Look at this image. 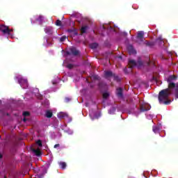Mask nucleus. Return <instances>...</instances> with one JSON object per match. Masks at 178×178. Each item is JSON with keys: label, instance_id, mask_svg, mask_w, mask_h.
I'll list each match as a JSON object with an SVG mask.
<instances>
[{"label": "nucleus", "instance_id": "1", "mask_svg": "<svg viewBox=\"0 0 178 178\" xmlns=\"http://www.w3.org/2000/svg\"><path fill=\"white\" fill-rule=\"evenodd\" d=\"M171 88L163 89L159 93V104H164L165 105H169L170 101H168L170 94H172Z\"/></svg>", "mask_w": 178, "mask_h": 178}, {"label": "nucleus", "instance_id": "2", "mask_svg": "<svg viewBox=\"0 0 178 178\" xmlns=\"http://www.w3.org/2000/svg\"><path fill=\"white\" fill-rule=\"evenodd\" d=\"M175 80H177V77L176 76V75H170L167 79V82L168 83V88H171V90H173V88H175V99H178V83L176 85V83L172 82V81H175Z\"/></svg>", "mask_w": 178, "mask_h": 178}, {"label": "nucleus", "instance_id": "3", "mask_svg": "<svg viewBox=\"0 0 178 178\" xmlns=\"http://www.w3.org/2000/svg\"><path fill=\"white\" fill-rule=\"evenodd\" d=\"M18 83L22 88H27V87H29V81L27 79L19 78L18 79Z\"/></svg>", "mask_w": 178, "mask_h": 178}, {"label": "nucleus", "instance_id": "4", "mask_svg": "<svg viewBox=\"0 0 178 178\" xmlns=\"http://www.w3.org/2000/svg\"><path fill=\"white\" fill-rule=\"evenodd\" d=\"M0 31H1L3 34H8V35H10L9 27L5 25H0Z\"/></svg>", "mask_w": 178, "mask_h": 178}, {"label": "nucleus", "instance_id": "5", "mask_svg": "<svg viewBox=\"0 0 178 178\" xmlns=\"http://www.w3.org/2000/svg\"><path fill=\"white\" fill-rule=\"evenodd\" d=\"M34 19H35V22H39V24L40 26H42V23H44V16H42V15L35 16Z\"/></svg>", "mask_w": 178, "mask_h": 178}, {"label": "nucleus", "instance_id": "6", "mask_svg": "<svg viewBox=\"0 0 178 178\" xmlns=\"http://www.w3.org/2000/svg\"><path fill=\"white\" fill-rule=\"evenodd\" d=\"M44 32L46 34H48V35H52V34H54V28H52V26H48L44 29Z\"/></svg>", "mask_w": 178, "mask_h": 178}, {"label": "nucleus", "instance_id": "7", "mask_svg": "<svg viewBox=\"0 0 178 178\" xmlns=\"http://www.w3.org/2000/svg\"><path fill=\"white\" fill-rule=\"evenodd\" d=\"M116 95L118 98H123V88H118L116 89Z\"/></svg>", "mask_w": 178, "mask_h": 178}, {"label": "nucleus", "instance_id": "8", "mask_svg": "<svg viewBox=\"0 0 178 178\" xmlns=\"http://www.w3.org/2000/svg\"><path fill=\"white\" fill-rule=\"evenodd\" d=\"M115 76V74L112 72L111 71H105L104 72V77L105 79H109V77H113Z\"/></svg>", "mask_w": 178, "mask_h": 178}, {"label": "nucleus", "instance_id": "9", "mask_svg": "<svg viewBox=\"0 0 178 178\" xmlns=\"http://www.w3.org/2000/svg\"><path fill=\"white\" fill-rule=\"evenodd\" d=\"M70 51L71 54L74 55V56H77V55L80 54V51H79V50H76V47H71L70 49Z\"/></svg>", "mask_w": 178, "mask_h": 178}, {"label": "nucleus", "instance_id": "10", "mask_svg": "<svg viewBox=\"0 0 178 178\" xmlns=\"http://www.w3.org/2000/svg\"><path fill=\"white\" fill-rule=\"evenodd\" d=\"M129 66L130 69H133V67H135V66H137V63H136V60H129Z\"/></svg>", "mask_w": 178, "mask_h": 178}, {"label": "nucleus", "instance_id": "11", "mask_svg": "<svg viewBox=\"0 0 178 178\" xmlns=\"http://www.w3.org/2000/svg\"><path fill=\"white\" fill-rule=\"evenodd\" d=\"M138 40H140V41H144V32L139 31L137 35Z\"/></svg>", "mask_w": 178, "mask_h": 178}, {"label": "nucleus", "instance_id": "12", "mask_svg": "<svg viewBox=\"0 0 178 178\" xmlns=\"http://www.w3.org/2000/svg\"><path fill=\"white\" fill-rule=\"evenodd\" d=\"M151 109V106H142L140 107V112H147V111H149Z\"/></svg>", "mask_w": 178, "mask_h": 178}, {"label": "nucleus", "instance_id": "13", "mask_svg": "<svg viewBox=\"0 0 178 178\" xmlns=\"http://www.w3.org/2000/svg\"><path fill=\"white\" fill-rule=\"evenodd\" d=\"M128 51L130 54H132L133 55H134V54H137V51H136V49H134V48L131 45L129 46Z\"/></svg>", "mask_w": 178, "mask_h": 178}, {"label": "nucleus", "instance_id": "14", "mask_svg": "<svg viewBox=\"0 0 178 178\" xmlns=\"http://www.w3.org/2000/svg\"><path fill=\"white\" fill-rule=\"evenodd\" d=\"M53 115H54V113H52V111H51L49 110L47 111L45 113V117L48 118L49 119L52 118Z\"/></svg>", "mask_w": 178, "mask_h": 178}, {"label": "nucleus", "instance_id": "15", "mask_svg": "<svg viewBox=\"0 0 178 178\" xmlns=\"http://www.w3.org/2000/svg\"><path fill=\"white\" fill-rule=\"evenodd\" d=\"M88 29V26H82L81 28V34H84V33H87V30Z\"/></svg>", "mask_w": 178, "mask_h": 178}, {"label": "nucleus", "instance_id": "16", "mask_svg": "<svg viewBox=\"0 0 178 178\" xmlns=\"http://www.w3.org/2000/svg\"><path fill=\"white\" fill-rule=\"evenodd\" d=\"M152 130L155 134H158V133H159L160 128L159 126H154L152 127Z\"/></svg>", "mask_w": 178, "mask_h": 178}, {"label": "nucleus", "instance_id": "17", "mask_svg": "<svg viewBox=\"0 0 178 178\" xmlns=\"http://www.w3.org/2000/svg\"><path fill=\"white\" fill-rule=\"evenodd\" d=\"M58 164H59V166L61 168V169L63 170L66 169V166H67L66 163L63 161H60V163H58Z\"/></svg>", "mask_w": 178, "mask_h": 178}, {"label": "nucleus", "instance_id": "18", "mask_svg": "<svg viewBox=\"0 0 178 178\" xmlns=\"http://www.w3.org/2000/svg\"><path fill=\"white\" fill-rule=\"evenodd\" d=\"M66 113H58V118H59V119H63V118H66Z\"/></svg>", "mask_w": 178, "mask_h": 178}, {"label": "nucleus", "instance_id": "19", "mask_svg": "<svg viewBox=\"0 0 178 178\" xmlns=\"http://www.w3.org/2000/svg\"><path fill=\"white\" fill-rule=\"evenodd\" d=\"M42 170L43 171V172L38 175L39 177H44V175H46L47 173V168L45 167L42 168Z\"/></svg>", "mask_w": 178, "mask_h": 178}, {"label": "nucleus", "instance_id": "20", "mask_svg": "<svg viewBox=\"0 0 178 178\" xmlns=\"http://www.w3.org/2000/svg\"><path fill=\"white\" fill-rule=\"evenodd\" d=\"M33 152H34V154H35V155L37 156H40V155H41V151H40V149H33Z\"/></svg>", "mask_w": 178, "mask_h": 178}, {"label": "nucleus", "instance_id": "21", "mask_svg": "<svg viewBox=\"0 0 178 178\" xmlns=\"http://www.w3.org/2000/svg\"><path fill=\"white\" fill-rule=\"evenodd\" d=\"M56 26H58L60 27H62L63 25H62V21L57 19L56 21Z\"/></svg>", "mask_w": 178, "mask_h": 178}, {"label": "nucleus", "instance_id": "22", "mask_svg": "<svg viewBox=\"0 0 178 178\" xmlns=\"http://www.w3.org/2000/svg\"><path fill=\"white\" fill-rule=\"evenodd\" d=\"M147 47H154L155 45V43L154 42H146Z\"/></svg>", "mask_w": 178, "mask_h": 178}, {"label": "nucleus", "instance_id": "23", "mask_svg": "<svg viewBox=\"0 0 178 178\" xmlns=\"http://www.w3.org/2000/svg\"><path fill=\"white\" fill-rule=\"evenodd\" d=\"M90 48L92 49H95V48H98V44H97V43H92L90 44Z\"/></svg>", "mask_w": 178, "mask_h": 178}, {"label": "nucleus", "instance_id": "24", "mask_svg": "<svg viewBox=\"0 0 178 178\" xmlns=\"http://www.w3.org/2000/svg\"><path fill=\"white\" fill-rule=\"evenodd\" d=\"M114 80L115 81H117V83H120V78H119V76H116L115 74H114Z\"/></svg>", "mask_w": 178, "mask_h": 178}, {"label": "nucleus", "instance_id": "25", "mask_svg": "<svg viewBox=\"0 0 178 178\" xmlns=\"http://www.w3.org/2000/svg\"><path fill=\"white\" fill-rule=\"evenodd\" d=\"M108 97H109V93L108 92L103 93L104 99H108Z\"/></svg>", "mask_w": 178, "mask_h": 178}, {"label": "nucleus", "instance_id": "26", "mask_svg": "<svg viewBox=\"0 0 178 178\" xmlns=\"http://www.w3.org/2000/svg\"><path fill=\"white\" fill-rule=\"evenodd\" d=\"M36 144H37L39 147H42V141H41V140H37Z\"/></svg>", "mask_w": 178, "mask_h": 178}, {"label": "nucleus", "instance_id": "27", "mask_svg": "<svg viewBox=\"0 0 178 178\" xmlns=\"http://www.w3.org/2000/svg\"><path fill=\"white\" fill-rule=\"evenodd\" d=\"M66 40V36L64 35L60 38V42H63V41Z\"/></svg>", "mask_w": 178, "mask_h": 178}, {"label": "nucleus", "instance_id": "28", "mask_svg": "<svg viewBox=\"0 0 178 178\" xmlns=\"http://www.w3.org/2000/svg\"><path fill=\"white\" fill-rule=\"evenodd\" d=\"M67 69H73V67H74V65L73 64H68L67 65Z\"/></svg>", "mask_w": 178, "mask_h": 178}, {"label": "nucleus", "instance_id": "29", "mask_svg": "<svg viewBox=\"0 0 178 178\" xmlns=\"http://www.w3.org/2000/svg\"><path fill=\"white\" fill-rule=\"evenodd\" d=\"M73 35H79V33L77 32V29H74L73 33H72Z\"/></svg>", "mask_w": 178, "mask_h": 178}, {"label": "nucleus", "instance_id": "30", "mask_svg": "<svg viewBox=\"0 0 178 178\" xmlns=\"http://www.w3.org/2000/svg\"><path fill=\"white\" fill-rule=\"evenodd\" d=\"M103 86H106V83H104V82H102V81H101V82L99 83V87H102Z\"/></svg>", "mask_w": 178, "mask_h": 178}, {"label": "nucleus", "instance_id": "31", "mask_svg": "<svg viewBox=\"0 0 178 178\" xmlns=\"http://www.w3.org/2000/svg\"><path fill=\"white\" fill-rule=\"evenodd\" d=\"M23 116H30V113L29 111H24L23 113Z\"/></svg>", "mask_w": 178, "mask_h": 178}, {"label": "nucleus", "instance_id": "32", "mask_svg": "<svg viewBox=\"0 0 178 178\" xmlns=\"http://www.w3.org/2000/svg\"><path fill=\"white\" fill-rule=\"evenodd\" d=\"M92 79L94 80H99V76L98 75H93Z\"/></svg>", "mask_w": 178, "mask_h": 178}, {"label": "nucleus", "instance_id": "33", "mask_svg": "<svg viewBox=\"0 0 178 178\" xmlns=\"http://www.w3.org/2000/svg\"><path fill=\"white\" fill-rule=\"evenodd\" d=\"M75 29H74V28L71 29H68V30H67V32H68V33H73V31H74Z\"/></svg>", "mask_w": 178, "mask_h": 178}, {"label": "nucleus", "instance_id": "34", "mask_svg": "<svg viewBox=\"0 0 178 178\" xmlns=\"http://www.w3.org/2000/svg\"><path fill=\"white\" fill-rule=\"evenodd\" d=\"M71 100H72V99H70L69 97H65V102H69Z\"/></svg>", "mask_w": 178, "mask_h": 178}, {"label": "nucleus", "instance_id": "35", "mask_svg": "<svg viewBox=\"0 0 178 178\" xmlns=\"http://www.w3.org/2000/svg\"><path fill=\"white\" fill-rule=\"evenodd\" d=\"M60 147V145H59V144H56V145H54V148H58V147Z\"/></svg>", "mask_w": 178, "mask_h": 178}, {"label": "nucleus", "instance_id": "36", "mask_svg": "<svg viewBox=\"0 0 178 178\" xmlns=\"http://www.w3.org/2000/svg\"><path fill=\"white\" fill-rule=\"evenodd\" d=\"M138 63L140 65V66H143V62H141V61H138Z\"/></svg>", "mask_w": 178, "mask_h": 178}, {"label": "nucleus", "instance_id": "37", "mask_svg": "<svg viewBox=\"0 0 178 178\" xmlns=\"http://www.w3.org/2000/svg\"><path fill=\"white\" fill-rule=\"evenodd\" d=\"M23 122H24L26 123V122H27V119L26 118H24Z\"/></svg>", "mask_w": 178, "mask_h": 178}, {"label": "nucleus", "instance_id": "38", "mask_svg": "<svg viewBox=\"0 0 178 178\" xmlns=\"http://www.w3.org/2000/svg\"><path fill=\"white\" fill-rule=\"evenodd\" d=\"M111 111H113V112H115V108H113L111 109Z\"/></svg>", "mask_w": 178, "mask_h": 178}, {"label": "nucleus", "instance_id": "39", "mask_svg": "<svg viewBox=\"0 0 178 178\" xmlns=\"http://www.w3.org/2000/svg\"><path fill=\"white\" fill-rule=\"evenodd\" d=\"M31 23H32V24H34V23H35V21H33V20H31Z\"/></svg>", "mask_w": 178, "mask_h": 178}, {"label": "nucleus", "instance_id": "40", "mask_svg": "<svg viewBox=\"0 0 178 178\" xmlns=\"http://www.w3.org/2000/svg\"><path fill=\"white\" fill-rule=\"evenodd\" d=\"M2 158V154H0V159Z\"/></svg>", "mask_w": 178, "mask_h": 178}, {"label": "nucleus", "instance_id": "41", "mask_svg": "<svg viewBox=\"0 0 178 178\" xmlns=\"http://www.w3.org/2000/svg\"><path fill=\"white\" fill-rule=\"evenodd\" d=\"M124 70V72H126V70H127V68H125Z\"/></svg>", "mask_w": 178, "mask_h": 178}, {"label": "nucleus", "instance_id": "42", "mask_svg": "<svg viewBox=\"0 0 178 178\" xmlns=\"http://www.w3.org/2000/svg\"><path fill=\"white\" fill-rule=\"evenodd\" d=\"M10 30V31H13V30L12 29H9Z\"/></svg>", "mask_w": 178, "mask_h": 178}, {"label": "nucleus", "instance_id": "43", "mask_svg": "<svg viewBox=\"0 0 178 178\" xmlns=\"http://www.w3.org/2000/svg\"><path fill=\"white\" fill-rule=\"evenodd\" d=\"M67 54H68V55H70V53L67 52Z\"/></svg>", "mask_w": 178, "mask_h": 178}, {"label": "nucleus", "instance_id": "44", "mask_svg": "<svg viewBox=\"0 0 178 178\" xmlns=\"http://www.w3.org/2000/svg\"><path fill=\"white\" fill-rule=\"evenodd\" d=\"M0 104H2V102L0 100Z\"/></svg>", "mask_w": 178, "mask_h": 178}, {"label": "nucleus", "instance_id": "45", "mask_svg": "<svg viewBox=\"0 0 178 178\" xmlns=\"http://www.w3.org/2000/svg\"><path fill=\"white\" fill-rule=\"evenodd\" d=\"M7 116H9V113H7Z\"/></svg>", "mask_w": 178, "mask_h": 178}, {"label": "nucleus", "instance_id": "46", "mask_svg": "<svg viewBox=\"0 0 178 178\" xmlns=\"http://www.w3.org/2000/svg\"><path fill=\"white\" fill-rule=\"evenodd\" d=\"M111 111H112V110H110V113H111Z\"/></svg>", "mask_w": 178, "mask_h": 178}]
</instances>
